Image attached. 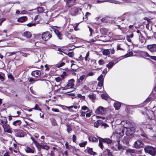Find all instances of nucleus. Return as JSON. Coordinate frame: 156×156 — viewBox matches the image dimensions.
Returning a JSON list of instances; mask_svg holds the SVG:
<instances>
[{
	"instance_id": "nucleus-1",
	"label": "nucleus",
	"mask_w": 156,
	"mask_h": 156,
	"mask_svg": "<svg viewBox=\"0 0 156 156\" xmlns=\"http://www.w3.org/2000/svg\"><path fill=\"white\" fill-rule=\"evenodd\" d=\"M70 12L72 16H76L80 14H82L84 16L83 13L82 11V9L77 7H73L70 9Z\"/></svg>"
},
{
	"instance_id": "nucleus-2",
	"label": "nucleus",
	"mask_w": 156,
	"mask_h": 156,
	"mask_svg": "<svg viewBox=\"0 0 156 156\" xmlns=\"http://www.w3.org/2000/svg\"><path fill=\"white\" fill-rule=\"evenodd\" d=\"M144 150L146 152L153 156L156 153L155 148L150 146L146 147L144 148Z\"/></svg>"
},
{
	"instance_id": "nucleus-3",
	"label": "nucleus",
	"mask_w": 156,
	"mask_h": 156,
	"mask_svg": "<svg viewBox=\"0 0 156 156\" xmlns=\"http://www.w3.org/2000/svg\"><path fill=\"white\" fill-rule=\"evenodd\" d=\"M124 130L123 129H117L115 132L113 133V134L117 137L118 138H120L124 135Z\"/></svg>"
},
{
	"instance_id": "nucleus-4",
	"label": "nucleus",
	"mask_w": 156,
	"mask_h": 156,
	"mask_svg": "<svg viewBox=\"0 0 156 156\" xmlns=\"http://www.w3.org/2000/svg\"><path fill=\"white\" fill-rule=\"evenodd\" d=\"M52 37V35L48 31L44 32L42 34V38L43 40L46 41Z\"/></svg>"
},
{
	"instance_id": "nucleus-5",
	"label": "nucleus",
	"mask_w": 156,
	"mask_h": 156,
	"mask_svg": "<svg viewBox=\"0 0 156 156\" xmlns=\"http://www.w3.org/2000/svg\"><path fill=\"white\" fill-rule=\"evenodd\" d=\"M106 108L102 106L99 107L96 110L95 113L98 114H103L106 112Z\"/></svg>"
},
{
	"instance_id": "nucleus-6",
	"label": "nucleus",
	"mask_w": 156,
	"mask_h": 156,
	"mask_svg": "<svg viewBox=\"0 0 156 156\" xmlns=\"http://www.w3.org/2000/svg\"><path fill=\"white\" fill-rule=\"evenodd\" d=\"M135 132V129L133 127H131L127 128L126 133L128 136L132 135Z\"/></svg>"
},
{
	"instance_id": "nucleus-7",
	"label": "nucleus",
	"mask_w": 156,
	"mask_h": 156,
	"mask_svg": "<svg viewBox=\"0 0 156 156\" xmlns=\"http://www.w3.org/2000/svg\"><path fill=\"white\" fill-rule=\"evenodd\" d=\"M15 135L19 137H23L24 136V133L23 131L21 130L16 129L14 130Z\"/></svg>"
},
{
	"instance_id": "nucleus-8",
	"label": "nucleus",
	"mask_w": 156,
	"mask_h": 156,
	"mask_svg": "<svg viewBox=\"0 0 156 156\" xmlns=\"http://www.w3.org/2000/svg\"><path fill=\"white\" fill-rule=\"evenodd\" d=\"M2 127L4 128V130L5 132L10 133H12V131L10 128V127L9 125L7 123L5 125H3Z\"/></svg>"
},
{
	"instance_id": "nucleus-9",
	"label": "nucleus",
	"mask_w": 156,
	"mask_h": 156,
	"mask_svg": "<svg viewBox=\"0 0 156 156\" xmlns=\"http://www.w3.org/2000/svg\"><path fill=\"white\" fill-rule=\"evenodd\" d=\"M31 74L34 77L38 78L40 77L41 75V72L39 70H35L32 72Z\"/></svg>"
},
{
	"instance_id": "nucleus-10",
	"label": "nucleus",
	"mask_w": 156,
	"mask_h": 156,
	"mask_svg": "<svg viewBox=\"0 0 156 156\" xmlns=\"http://www.w3.org/2000/svg\"><path fill=\"white\" fill-rule=\"evenodd\" d=\"M134 147L136 148H140L142 147L143 146V144L140 140H137L134 144Z\"/></svg>"
},
{
	"instance_id": "nucleus-11",
	"label": "nucleus",
	"mask_w": 156,
	"mask_h": 156,
	"mask_svg": "<svg viewBox=\"0 0 156 156\" xmlns=\"http://www.w3.org/2000/svg\"><path fill=\"white\" fill-rule=\"evenodd\" d=\"M147 48L151 52L156 51V44H153L148 45Z\"/></svg>"
},
{
	"instance_id": "nucleus-12",
	"label": "nucleus",
	"mask_w": 156,
	"mask_h": 156,
	"mask_svg": "<svg viewBox=\"0 0 156 156\" xmlns=\"http://www.w3.org/2000/svg\"><path fill=\"white\" fill-rule=\"evenodd\" d=\"M74 80L73 79L70 80L69 81V83L67 84V86L68 88H72L74 85Z\"/></svg>"
},
{
	"instance_id": "nucleus-13",
	"label": "nucleus",
	"mask_w": 156,
	"mask_h": 156,
	"mask_svg": "<svg viewBox=\"0 0 156 156\" xmlns=\"http://www.w3.org/2000/svg\"><path fill=\"white\" fill-rule=\"evenodd\" d=\"M22 35L23 37H26L27 38H29L31 37L32 34L29 31H26L24 32L22 34Z\"/></svg>"
},
{
	"instance_id": "nucleus-14",
	"label": "nucleus",
	"mask_w": 156,
	"mask_h": 156,
	"mask_svg": "<svg viewBox=\"0 0 156 156\" xmlns=\"http://www.w3.org/2000/svg\"><path fill=\"white\" fill-rule=\"evenodd\" d=\"M25 150L26 152L34 153V148H30L28 147L25 148Z\"/></svg>"
},
{
	"instance_id": "nucleus-15",
	"label": "nucleus",
	"mask_w": 156,
	"mask_h": 156,
	"mask_svg": "<svg viewBox=\"0 0 156 156\" xmlns=\"http://www.w3.org/2000/svg\"><path fill=\"white\" fill-rule=\"evenodd\" d=\"M74 0H68L66 6L67 7H70L74 5Z\"/></svg>"
},
{
	"instance_id": "nucleus-16",
	"label": "nucleus",
	"mask_w": 156,
	"mask_h": 156,
	"mask_svg": "<svg viewBox=\"0 0 156 156\" xmlns=\"http://www.w3.org/2000/svg\"><path fill=\"white\" fill-rule=\"evenodd\" d=\"M27 20V17L26 16H23L17 19V21L20 22H23Z\"/></svg>"
},
{
	"instance_id": "nucleus-17",
	"label": "nucleus",
	"mask_w": 156,
	"mask_h": 156,
	"mask_svg": "<svg viewBox=\"0 0 156 156\" xmlns=\"http://www.w3.org/2000/svg\"><path fill=\"white\" fill-rule=\"evenodd\" d=\"M115 65L114 62L113 61H111L108 64L106 65V67L108 68L109 69L108 71H106V73L109 70V69Z\"/></svg>"
},
{
	"instance_id": "nucleus-18",
	"label": "nucleus",
	"mask_w": 156,
	"mask_h": 156,
	"mask_svg": "<svg viewBox=\"0 0 156 156\" xmlns=\"http://www.w3.org/2000/svg\"><path fill=\"white\" fill-rule=\"evenodd\" d=\"M0 122L2 126L7 123L8 121L6 118L4 117L0 120Z\"/></svg>"
},
{
	"instance_id": "nucleus-19",
	"label": "nucleus",
	"mask_w": 156,
	"mask_h": 156,
	"mask_svg": "<svg viewBox=\"0 0 156 156\" xmlns=\"http://www.w3.org/2000/svg\"><path fill=\"white\" fill-rule=\"evenodd\" d=\"M102 123V121L100 120H98L95 122L94 123V127L98 128Z\"/></svg>"
},
{
	"instance_id": "nucleus-20",
	"label": "nucleus",
	"mask_w": 156,
	"mask_h": 156,
	"mask_svg": "<svg viewBox=\"0 0 156 156\" xmlns=\"http://www.w3.org/2000/svg\"><path fill=\"white\" fill-rule=\"evenodd\" d=\"M105 2H113V1L111 0H97L96 1V4H99Z\"/></svg>"
},
{
	"instance_id": "nucleus-21",
	"label": "nucleus",
	"mask_w": 156,
	"mask_h": 156,
	"mask_svg": "<svg viewBox=\"0 0 156 156\" xmlns=\"http://www.w3.org/2000/svg\"><path fill=\"white\" fill-rule=\"evenodd\" d=\"M22 122L20 120H17L13 122L12 124L15 126H20Z\"/></svg>"
},
{
	"instance_id": "nucleus-22",
	"label": "nucleus",
	"mask_w": 156,
	"mask_h": 156,
	"mask_svg": "<svg viewBox=\"0 0 156 156\" xmlns=\"http://www.w3.org/2000/svg\"><path fill=\"white\" fill-rule=\"evenodd\" d=\"M89 140L90 141L94 142H97L98 141V139L95 137L92 136H89L88 138Z\"/></svg>"
},
{
	"instance_id": "nucleus-23",
	"label": "nucleus",
	"mask_w": 156,
	"mask_h": 156,
	"mask_svg": "<svg viewBox=\"0 0 156 156\" xmlns=\"http://www.w3.org/2000/svg\"><path fill=\"white\" fill-rule=\"evenodd\" d=\"M104 156H113L112 153L108 150H106L104 152Z\"/></svg>"
},
{
	"instance_id": "nucleus-24",
	"label": "nucleus",
	"mask_w": 156,
	"mask_h": 156,
	"mask_svg": "<svg viewBox=\"0 0 156 156\" xmlns=\"http://www.w3.org/2000/svg\"><path fill=\"white\" fill-rule=\"evenodd\" d=\"M102 140L103 142H106L108 144H110L112 142V140L109 138L103 139L102 138Z\"/></svg>"
},
{
	"instance_id": "nucleus-25",
	"label": "nucleus",
	"mask_w": 156,
	"mask_h": 156,
	"mask_svg": "<svg viewBox=\"0 0 156 156\" xmlns=\"http://www.w3.org/2000/svg\"><path fill=\"white\" fill-rule=\"evenodd\" d=\"M121 106L120 103L119 102L115 103L114 104V107L116 110L119 109Z\"/></svg>"
},
{
	"instance_id": "nucleus-26",
	"label": "nucleus",
	"mask_w": 156,
	"mask_h": 156,
	"mask_svg": "<svg viewBox=\"0 0 156 156\" xmlns=\"http://www.w3.org/2000/svg\"><path fill=\"white\" fill-rule=\"evenodd\" d=\"M87 152L89 154L91 155H94L95 153L93 151L92 148H88L87 149Z\"/></svg>"
},
{
	"instance_id": "nucleus-27",
	"label": "nucleus",
	"mask_w": 156,
	"mask_h": 156,
	"mask_svg": "<svg viewBox=\"0 0 156 156\" xmlns=\"http://www.w3.org/2000/svg\"><path fill=\"white\" fill-rule=\"evenodd\" d=\"M110 54V50L108 49H105L103 51V54L105 55H109Z\"/></svg>"
},
{
	"instance_id": "nucleus-28",
	"label": "nucleus",
	"mask_w": 156,
	"mask_h": 156,
	"mask_svg": "<svg viewBox=\"0 0 156 156\" xmlns=\"http://www.w3.org/2000/svg\"><path fill=\"white\" fill-rule=\"evenodd\" d=\"M65 64V63L64 62H62L60 63H58L55 65V68H59L64 66Z\"/></svg>"
},
{
	"instance_id": "nucleus-29",
	"label": "nucleus",
	"mask_w": 156,
	"mask_h": 156,
	"mask_svg": "<svg viewBox=\"0 0 156 156\" xmlns=\"http://www.w3.org/2000/svg\"><path fill=\"white\" fill-rule=\"evenodd\" d=\"M99 146L101 147V149H103V144L102 143L103 142L102 140V138L100 137H99Z\"/></svg>"
},
{
	"instance_id": "nucleus-30",
	"label": "nucleus",
	"mask_w": 156,
	"mask_h": 156,
	"mask_svg": "<svg viewBox=\"0 0 156 156\" xmlns=\"http://www.w3.org/2000/svg\"><path fill=\"white\" fill-rule=\"evenodd\" d=\"M120 140H119L117 141L118 145L117 146V148L115 149L116 150H120L122 148L121 145L119 144Z\"/></svg>"
},
{
	"instance_id": "nucleus-31",
	"label": "nucleus",
	"mask_w": 156,
	"mask_h": 156,
	"mask_svg": "<svg viewBox=\"0 0 156 156\" xmlns=\"http://www.w3.org/2000/svg\"><path fill=\"white\" fill-rule=\"evenodd\" d=\"M71 68L73 70H76L77 69L78 67L77 65L75 64H71Z\"/></svg>"
},
{
	"instance_id": "nucleus-32",
	"label": "nucleus",
	"mask_w": 156,
	"mask_h": 156,
	"mask_svg": "<svg viewBox=\"0 0 156 156\" xmlns=\"http://www.w3.org/2000/svg\"><path fill=\"white\" fill-rule=\"evenodd\" d=\"M67 127V130L68 133H70V132L72 131V129L70 126L67 124L66 125Z\"/></svg>"
},
{
	"instance_id": "nucleus-33",
	"label": "nucleus",
	"mask_w": 156,
	"mask_h": 156,
	"mask_svg": "<svg viewBox=\"0 0 156 156\" xmlns=\"http://www.w3.org/2000/svg\"><path fill=\"white\" fill-rule=\"evenodd\" d=\"M55 32L57 35V36L58 37V38L60 39H62V35L61 34L58 32V31L57 30H55Z\"/></svg>"
},
{
	"instance_id": "nucleus-34",
	"label": "nucleus",
	"mask_w": 156,
	"mask_h": 156,
	"mask_svg": "<svg viewBox=\"0 0 156 156\" xmlns=\"http://www.w3.org/2000/svg\"><path fill=\"white\" fill-rule=\"evenodd\" d=\"M90 55L89 52H88L86 55V56L85 57V59L86 61H89L90 59L89 58V56Z\"/></svg>"
},
{
	"instance_id": "nucleus-35",
	"label": "nucleus",
	"mask_w": 156,
	"mask_h": 156,
	"mask_svg": "<svg viewBox=\"0 0 156 156\" xmlns=\"http://www.w3.org/2000/svg\"><path fill=\"white\" fill-rule=\"evenodd\" d=\"M92 100H94L96 98L95 95L93 94H90L88 96Z\"/></svg>"
},
{
	"instance_id": "nucleus-36",
	"label": "nucleus",
	"mask_w": 156,
	"mask_h": 156,
	"mask_svg": "<svg viewBox=\"0 0 156 156\" xmlns=\"http://www.w3.org/2000/svg\"><path fill=\"white\" fill-rule=\"evenodd\" d=\"M87 141H84L83 142H82L80 143L79 145L80 147H84L87 144Z\"/></svg>"
},
{
	"instance_id": "nucleus-37",
	"label": "nucleus",
	"mask_w": 156,
	"mask_h": 156,
	"mask_svg": "<svg viewBox=\"0 0 156 156\" xmlns=\"http://www.w3.org/2000/svg\"><path fill=\"white\" fill-rule=\"evenodd\" d=\"M41 147L43 149H44L46 150H48L49 148V146L44 145H41Z\"/></svg>"
},
{
	"instance_id": "nucleus-38",
	"label": "nucleus",
	"mask_w": 156,
	"mask_h": 156,
	"mask_svg": "<svg viewBox=\"0 0 156 156\" xmlns=\"http://www.w3.org/2000/svg\"><path fill=\"white\" fill-rule=\"evenodd\" d=\"M101 97L103 99L107 100L108 99V95L105 94H102L101 95Z\"/></svg>"
},
{
	"instance_id": "nucleus-39",
	"label": "nucleus",
	"mask_w": 156,
	"mask_h": 156,
	"mask_svg": "<svg viewBox=\"0 0 156 156\" xmlns=\"http://www.w3.org/2000/svg\"><path fill=\"white\" fill-rule=\"evenodd\" d=\"M133 54V53L132 52L130 51L129 53L126 54L124 56L125 57H128L132 56Z\"/></svg>"
},
{
	"instance_id": "nucleus-40",
	"label": "nucleus",
	"mask_w": 156,
	"mask_h": 156,
	"mask_svg": "<svg viewBox=\"0 0 156 156\" xmlns=\"http://www.w3.org/2000/svg\"><path fill=\"white\" fill-rule=\"evenodd\" d=\"M103 76L102 74H101L98 77V80L99 81H103Z\"/></svg>"
},
{
	"instance_id": "nucleus-41",
	"label": "nucleus",
	"mask_w": 156,
	"mask_h": 156,
	"mask_svg": "<svg viewBox=\"0 0 156 156\" xmlns=\"http://www.w3.org/2000/svg\"><path fill=\"white\" fill-rule=\"evenodd\" d=\"M99 64L100 65H103L105 64V62L102 59H100L98 61Z\"/></svg>"
},
{
	"instance_id": "nucleus-42",
	"label": "nucleus",
	"mask_w": 156,
	"mask_h": 156,
	"mask_svg": "<svg viewBox=\"0 0 156 156\" xmlns=\"http://www.w3.org/2000/svg\"><path fill=\"white\" fill-rule=\"evenodd\" d=\"M81 109L83 111H86V110H87V111L86 112H87L89 110L88 108L86 106H82L81 107Z\"/></svg>"
},
{
	"instance_id": "nucleus-43",
	"label": "nucleus",
	"mask_w": 156,
	"mask_h": 156,
	"mask_svg": "<svg viewBox=\"0 0 156 156\" xmlns=\"http://www.w3.org/2000/svg\"><path fill=\"white\" fill-rule=\"evenodd\" d=\"M36 23H30L27 24V26L28 27H30L32 26H36Z\"/></svg>"
},
{
	"instance_id": "nucleus-44",
	"label": "nucleus",
	"mask_w": 156,
	"mask_h": 156,
	"mask_svg": "<svg viewBox=\"0 0 156 156\" xmlns=\"http://www.w3.org/2000/svg\"><path fill=\"white\" fill-rule=\"evenodd\" d=\"M66 108L68 109H70V108H74L75 109H76L77 108V106H73V105H72V106H66Z\"/></svg>"
},
{
	"instance_id": "nucleus-45",
	"label": "nucleus",
	"mask_w": 156,
	"mask_h": 156,
	"mask_svg": "<svg viewBox=\"0 0 156 156\" xmlns=\"http://www.w3.org/2000/svg\"><path fill=\"white\" fill-rule=\"evenodd\" d=\"M85 76L84 75L81 76L79 79V82H82L83 80L85 78Z\"/></svg>"
},
{
	"instance_id": "nucleus-46",
	"label": "nucleus",
	"mask_w": 156,
	"mask_h": 156,
	"mask_svg": "<svg viewBox=\"0 0 156 156\" xmlns=\"http://www.w3.org/2000/svg\"><path fill=\"white\" fill-rule=\"evenodd\" d=\"M33 109L41 110V109L39 107L38 105L36 104L34 108H33Z\"/></svg>"
},
{
	"instance_id": "nucleus-47",
	"label": "nucleus",
	"mask_w": 156,
	"mask_h": 156,
	"mask_svg": "<svg viewBox=\"0 0 156 156\" xmlns=\"http://www.w3.org/2000/svg\"><path fill=\"white\" fill-rule=\"evenodd\" d=\"M37 11L39 12H42L44 11L43 8L42 7H39L37 8Z\"/></svg>"
},
{
	"instance_id": "nucleus-48",
	"label": "nucleus",
	"mask_w": 156,
	"mask_h": 156,
	"mask_svg": "<svg viewBox=\"0 0 156 156\" xmlns=\"http://www.w3.org/2000/svg\"><path fill=\"white\" fill-rule=\"evenodd\" d=\"M67 55L69 57H72L74 56V53L72 52H69Z\"/></svg>"
},
{
	"instance_id": "nucleus-49",
	"label": "nucleus",
	"mask_w": 156,
	"mask_h": 156,
	"mask_svg": "<svg viewBox=\"0 0 156 156\" xmlns=\"http://www.w3.org/2000/svg\"><path fill=\"white\" fill-rule=\"evenodd\" d=\"M72 139L73 141V142H76V137L75 135H73Z\"/></svg>"
},
{
	"instance_id": "nucleus-50",
	"label": "nucleus",
	"mask_w": 156,
	"mask_h": 156,
	"mask_svg": "<svg viewBox=\"0 0 156 156\" xmlns=\"http://www.w3.org/2000/svg\"><path fill=\"white\" fill-rule=\"evenodd\" d=\"M78 97L79 98H81L82 99H84L85 98V97L84 96H82L81 94H79L78 95Z\"/></svg>"
},
{
	"instance_id": "nucleus-51",
	"label": "nucleus",
	"mask_w": 156,
	"mask_h": 156,
	"mask_svg": "<svg viewBox=\"0 0 156 156\" xmlns=\"http://www.w3.org/2000/svg\"><path fill=\"white\" fill-rule=\"evenodd\" d=\"M81 115L80 116H81L84 117L86 115V112H83L82 111H80Z\"/></svg>"
},
{
	"instance_id": "nucleus-52",
	"label": "nucleus",
	"mask_w": 156,
	"mask_h": 156,
	"mask_svg": "<svg viewBox=\"0 0 156 156\" xmlns=\"http://www.w3.org/2000/svg\"><path fill=\"white\" fill-rule=\"evenodd\" d=\"M103 81H99L98 85L99 86L101 87L103 86Z\"/></svg>"
},
{
	"instance_id": "nucleus-53",
	"label": "nucleus",
	"mask_w": 156,
	"mask_h": 156,
	"mask_svg": "<svg viewBox=\"0 0 156 156\" xmlns=\"http://www.w3.org/2000/svg\"><path fill=\"white\" fill-rule=\"evenodd\" d=\"M56 81L58 82H60L61 80V78L60 77H56L55 78Z\"/></svg>"
},
{
	"instance_id": "nucleus-54",
	"label": "nucleus",
	"mask_w": 156,
	"mask_h": 156,
	"mask_svg": "<svg viewBox=\"0 0 156 156\" xmlns=\"http://www.w3.org/2000/svg\"><path fill=\"white\" fill-rule=\"evenodd\" d=\"M35 144V145L38 147H41V145H40L39 143L37 142L36 141H35V142L34 143Z\"/></svg>"
},
{
	"instance_id": "nucleus-55",
	"label": "nucleus",
	"mask_w": 156,
	"mask_h": 156,
	"mask_svg": "<svg viewBox=\"0 0 156 156\" xmlns=\"http://www.w3.org/2000/svg\"><path fill=\"white\" fill-rule=\"evenodd\" d=\"M5 20V19L3 18L2 19H0V25L1 26L2 25V23Z\"/></svg>"
},
{
	"instance_id": "nucleus-56",
	"label": "nucleus",
	"mask_w": 156,
	"mask_h": 156,
	"mask_svg": "<svg viewBox=\"0 0 156 156\" xmlns=\"http://www.w3.org/2000/svg\"><path fill=\"white\" fill-rule=\"evenodd\" d=\"M51 110L52 111L55 112H59V110L57 109L52 108Z\"/></svg>"
},
{
	"instance_id": "nucleus-57",
	"label": "nucleus",
	"mask_w": 156,
	"mask_h": 156,
	"mask_svg": "<svg viewBox=\"0 0 156 156\" xmlns=\"http://www.w3.org/2000/svg\"><path fill=\"white\" fill-rule=\"evenodd\" d=\"M144 20L147 21L148 23L149 22H150L151 21L150 19L147 17H145L144 18Z\"/></svg>"
},
{
	"instance_id": "nucleus-58",
	"label": "nucleus",
	"mask_w": 156,
	"mask_h": 156,
	"mask_svg": "<svg viewBox=\"0 0 156 156\" xmlns=\"http://www.w3.org/2000/svg\"><path fill=\"white\" fill-rule=\"evenodd\" d=\"M8 78H9L10 79H11L12 80H14L13 77L11 74L9 75L8 76Z\"/></svg>"
},
{
	"instance_id": "nucleus-59",
	"label": "nucleus",
	"mask_w": 156,
	"mask_h": 156,
	"mask_svg": "<svg viewBox=\"0 0 156 156\" xmlns=\"http://www.w3.org/2000/svg\"><path fill=\"white\" fill-rule=\"evenodd\" d=\"M88 27V28H89V30L90 31V36H91L92 35V33L93 32V30L89 26Z\"/></svg>"
},
{
	"instance_id": "nucleus-60",
	"label": "nucleus",
	"mask_w": 156,
	"mask_h": 156,
	"mask_svg": "<svg viewBox=\"0 0 156 156\" xmlns=\"http://www.w3.org/2000/svg\"><path fill=\"white\" fill-rule=\"evenodd\" d=\"M27 13V11L26 10H23L22 11H21V12L20 13V14H26Z\"/></svg>"
},
{
	"instance_id": "nucleus-61",
	"label": "nucleus",
	"mask_w": 156,
	"mask_h": 156,
	"mask_svg": "<svg viewBox=\"0 0 156 156\" xmlns=\"http://www.w3.org/2000/svg\"><path fill=\"white\" fill-rule=\"evenodd\" d=\"M17 52H13L11 53H10V54L9 55V56H10L14 55Z\"/></svg>"
},
{
	"instance_id": "nucleus-62",
	"label": "nucleus",
	"mask_w": 156,
	"mask_h": 156,
	"mask_svg": "<svg viewBox=\"0 0 156 156\" xmlns=\"http://www.w3.org/2000/svg\"><path fill=\"white\" fill-rule=\"evenodd\" d=\"M86 115V117H88L90 116V115H91V112H90L88 113H87Z\"/></svg>"
},
{
	"instance_id": "nucleus-63",
	"label": "nucleus",
	"mask_w": 156,
	"mask_h": 156,
	"mask_svg": "<svg viewBox=\"0 0 156 156\" xmlns=\"http://www.w3.org/2000/svg\"><path fill=\"white\" fill-rule=\"evenodd\" d=\"M91 15V14L89 12H87L86 13V15H85V16H86V18H87L88 17V16L90 15Z\"/></svg>"
},
{
	"instance_id": "nucleus-64",
	"label": "nucleus",
	"mask_w": 156,
	"mask_h": 156,
	"mask_svg": "<svg viewBox=\"0 0 156 156\" xmlns=\"http://www.w3.org/2000/svg\"><path fill=\"white\" fill-rule=\"evenodd\" d=\"M150 57L152 59L156 61V56H151Z\"/></svg>"
}]
</instances>
